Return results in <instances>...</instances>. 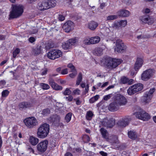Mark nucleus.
<instances>
[{"instance_id": "3c124183", "label": "nucleus", "mask_w": 156, "mask_h": 156, "mask_svg": "<svg viewBox=\"0 0 156 156\" xmlns=\"http://www.w3.org/2000/svg\"><path fill=\"white\" fill-rule=\"evenodd\" d=\"M72 73L69 74V76L71 78H74L77 75V71L73 72Z\"/></svg>"}, {"instance_id": "bf43d9fd", "label": "nucleus", "mask_w": 156, "mask_h": 156, "mask_svg": "<svg viewBox=\"0 0 156 156\" xmlns=\"http://www.w3.org/2000/svg\"><path fill=\"white\" fill-rule=\"evenodd\" d=\"M29 41L31 43H33L35 41V39L34 37H30L29 39Z\"/></svg>"}, {"instance_id": "423d86ee", "label": "nucleus", "mask_w": 156, "mask_h": 156, "mask_svg": "<svg viewBox=\"0 0 156 156\" xmlns=\"http://www.w3.org/2000/svg\"><path fill=\"white\" fill-rule=\"evenodd\" d=\"M143 86L142 84H135L129 87L127 90V93L129 95H132L142 90Z\"/></svg>"}, {"instance_id": "864d4df0", "label": "nucleus", "mask_w": 156, "mask_h": 156, "mask_svg": "<svg viewBox=\"0 0 156 156\" xmlns=\"http://www.w3.org/2000/svg\"><path fill=\"white\" fill-rule=\"evenodd\" d=\"M73 93L74 94L79 95L80 94V90L77 88L73 90Z\"/></svg>"}, {"instance_id": "49530a36", "label": "nucleus", "mask_w": 156, "mask_h": 156, "mask_svg": "<svg viewBox=\"0 0 156 156\" xmlns=\"http://www.w3.org/2000/svg\"><path fill=\"white\" fill-rule=\"evenodd\" d=\"M9 91L7 90H3L2 93V96L3 97H6L9 94Z\"/></svg>"}, {"instance_id": "20e7f679", "label": "nucleus", "mask_w": 156, "mask_h": 156, "mask_svg": "<svg viewBox=\"0 0 156 156\" xmlns=\"http://www.w3.org/2000/svg\"><path fill=\"white\" fill-rule=\"evenodd\" d=\"M49 59L54 60L61 57L62 55V51L57 49H53L50 51L47 54Z\"/></svg>"}, {"instance_id": "680f3d73", "label": "nucleus", "mask_w": 156, "mask_h": 156, "mask_svg": "<svg viewBox=\"0 0 156 156\" xmlns=\"http://www.w3.org/2000/svg\"><path fill=\"white\" fill-rule=\"evenodd\" d=\"M100 154L102 156H107V154L103 151L100 152Z\"/></svg>"}, {"instance_id": "e2e57ef3", "label": "nucleus", "mask_w": 156, "mask_h": 156, "mask_svg": "<svg viewBox=\"0 0 156 156\" xmlns=\"http://www.w3.org/2000/svg\"><path fill=\"white\" fill-rule=\"evenodd\" d=\"M108 84V82H106L105 83L103 84L101 86V87L103 88L107 86Z\"/></svg>"}, {"instance_id": "052dcab7", "label": "nucleus", "mask_w": 156, "mask_h": 156, "mask_svg": "<svg viewBox=\"0 0 156 156\" xmlns=\"http://www.w3.org/2000/svg\"><path fill=\"white\" fill-rule=\"evenodd\" d=\"M6 83V82L5 80H1L0 81V85L2 86H3L5 85Z\"/></svg>"}, {"instance_id": "4be33fe9", "label": "nucleus", "mask_w": 156, "mask_h": 156, "mask_svg": "<svg viewBox=\"0 0 156 156\" xmlns=\"http://www.w3.org/2000/svg\"><path fill=\"white\" fill-rule=\"evenodd\" d=\"M118 16L127 17L130 15V12L126 9H121L118 11L117 13Z\"/></svg>"}, {"instance_id": "69168bd1", "label": "nucleus", "mask_w": 156, "mask_h": 156, "mask_svg": "<svg viewBox=\"0 0 156 156\" xmlns=\"http://www.w3.org/2000/svg\"><path fill=\"white\" fill-rule=\"evenodd\" d=\"M47 71H48V70L47 69H45L42 72V73L41 74V75H46L47 73Z\"/></svg>"}, {"instance_id": "de8ad7c7", "label": "nucleus", "mask_w": 156, "mask_h": 156, "mask_svg": "<svg viewBox=\"0 0 156 156\" xmlns=\"http://www.w3.org/2000/svg\"><path fill=\"white\" fill-rule=\"evenodd\" d=\"M20 52V49L18 48H16L13 51V57L14 58H15Z\"/></svg>"}, {"instance_id": "6e6d98bb", "label": "nucleus", "mask_w": 156, "mask_h": 156, "mask_svg": "<svg viewBox=\"0 0 156 156\" xmlns=\"http://www.w3.org/2000/svg\"><path fill=\"white\" fill-rule=\"evenodd\" d=\"M68 73V69H65L62 70L61 72V74L63 75L66 74Z\"/></svg>"}, {"instance_id": "338daca9", "label": "nucleus", "mask_w": 156, "mask_h": 156, "mask_svg": "<svg viewBox=\"0 0 156 156\" xmlns=\"http://www.w3.org/2000/svg\"><path fill=\"white\" fill-rule=\"evenodd\" d=\"M81 103V102L78 99V100H77V101H76V104L77 105H80Z\"/></svg>"}, {"instance_id": "ea45409f", "label": "nucleus", "mask_w": 156, "mask_h": 156, "mask_svg": "<svg viewBox=\"0 0 156 156\" xmlns=\"http://www.w3.org/2000/svg\"><path fill=\"white\" fill-rule=\"evenodd\" d=\"M40 86L43 90H48L50 88L49 85L47 84L41 83H40Z\"/></svg>"}, {"instance_id": "0e129e2a", "label": "nucleus", "mask_w": 156, "mask_h": 156, "mask_svg": "<svg viewBox=\"0 0 156 156\" xmlns=\"http://www.w3.org/2000/svg\"><path fill=\"white\" fill-rule=\"evenodd\" d=\"M114 87V85H112L111 86H109L108 87H107L105 89L106 90H109V89L113 88Z\"/></svg>"}, {"instance_id": "b1692460", "label": "nucleus", "mask_w": 156, "mask_h": 156, "mask_svg": "<svg viewBox=\"0 0 156 156\" xmlns=\"http://www.w3.org/2000/svg\"><path fill=\"white\" fill-rule=\"evenodd\" d=\"M133 80H129L128 78L124 76L122 77L120 79V83L122 84L128 83L129 84L131 85L133 83Z\"/></svg>"}, {"instance_id": "4c0bfd02", "label": "nucleus", "mask_w": 156, "mask_h": 156, "mask_svg": "<svg viewBox=\"0 0 156 156\" xmlns=\"http://www.w3.org/2000/svg\"><path fill=\"white\" fill-rule=\"evenodd\" d=\"M72 115V113H69L66 114L65 117V120L67 123H68L70 121Z\"/></svg>"}, {"instance_id": "5701e85b", "label": "nucleus", "mask_w": 156, "mask_h": 156, "mask_svg": "<svg viewBox=\"0 0 156 156\" xmlns=\"http://www.w3.org/2000/svg\"><path fill=\"white\" fill-rule=\"evenodd\" d=\"M143 62V59L140 58H138L134 66V69L136 71L142 66Z\"/></svg>"}, {"instance_id": "412c9836", "label": "nucleus", "mask_w": 156, "mask_h": 156, "mask_svg": "<svg viewBox=\"0 0 156 156\" xmlns=\"http://www.w3.org/2000/svg\"><path fill=\"white\" fill-rule=\"evenodd\" d=\"M130 120V119L126 118L124 119H122L121 120L119 121L117 124L119 126L122 127H125L126 126L128 125Z\"/></svg>"}, {"instance_id": "f257e3e1", "label": "nucleus", "mask_w": 156, "mask_h": 156, "mask_svg": "<svg viewBox=\"0 0 156 156\" xmlns=\"http://www.w3.org/2000/svg\"><path fill=\"white\" fill-rule=\"evenodd\" d=\"M50 130L49 124L44 123L41 125L37 129V134L39 138H44L46 137L48 134Z\"/></svg>"}, {"instance_id": "c756f323", "label": "nucleus", "mask_w": 156, "mask_h": 156, "mask_svg": "<svg viewBox=\"0 0 156 156\" xmlns=\"http://www.w3.org/2000/svg\"><path fill=\"white\" fill-rule=\"evenodd\" d=\"M38 139L33 136H30V142L33 145H35L38 142Z\"/></svg>"}, {"instance_id": "39448f33", "label": "nucleus", "mask_w": 156, "mask_h": 156, "mask_svg": "<svg viewBox=\"0 0 156 156\" xmlns=\"http://www.w3.org/2000/svg\"><path fill=\"white\" fill-rule=\"evenodd\" d=\"M134 115L136 118L144 121H147L150 118V115L142 109L135 112Z\"/></svg>"}, {"instance_id": "09e8293b", "label": "nucleus", "mask_w": 156, "mask_h": 156, "mask_svg": "<svg viewBox=\"0 0 156 156\" xmlns=\"http://www.w3.org/2000/svg\"><path fill=\"white\" fill-rule=\"evenodd\" d=\"M71 91L69 89L67 88L63 92V94L64 95H69L71 94Z\"/></svg>"}, {"instance_id": "a19ab883", "label": "nucleus", "mask_w": 156, "mask_h": 156, "mask_svg": "<svg viewBox=\"0 0 156 156\" xmlns=\"http://www.w3.org/2000/svg\"><path fill=\"white\" fill-rule=\"evenodd\" d=\"M118 22L121 28L125 27L127 24V21L126 20H121Z\"/></svg>"}, {"instance_id": "a878e982", "label": "nucleus", "mask_w": 156, "mask_h": 156, "mask_svg": "<svg viewBox=\"0 0 156 156\" xmlns=\"http://www.w3.org/2000/svg\"><path fill=\"white\" fill-rule=\"evenodd\" d=\"M129 138L132 140H135L137 137L136 133L133 130H130L128 133Z\"/></svg>"}, {"instance_id": "79ce46f5", "label": "nucleus", "mask_w": 156, "mask_h": 156, "mask_svg": "<svg viewBox=\"0 0 156 156\" xmlns=\"http://www.w3.org/2000/svg\"><path fill=\"white\" fill-rule=\"evenodd\" d=\"M99 95H98L93 97L90 99V102L91 103H94L95 101L98 100L99 98Z\"/></svg>"}, {"instance_id": "c03bdc74", "label": "nucleus", "mask_w": 156, "mask_h": 156, "mask_svg": "<svg viewBox=\"0 0 156 156\" xmlns=\"http://www.w3.org/2000/svg\"><path fill=\"white\" fill-rule=\"evenodd\" d=\"M83 43L87 45L92 44V42L91 41V38H86L83 41Z\"/></svg>"}, {"instance_id": "a211bd4d", "label": "nucleus", "mask_w": 156, "mask_h": 156, "mask_svg": "<svg viewBox=\"0 0 156 156\" xmlns=\"http://www.w3.org/2000/svg\"><path fill=\"white\" fill-rule=\"evenodd\" d=\"M106 140L113 145H114L119 143L118 137L115 135H112L108 136L106 139Z\"/></svg>"}, {"instance_id": "0eeeda50", "label": "nucleus", "mask_w": 156, "mask_h": 156, "mask_svg": "<svg viewBox=\"0 0 156 156\" xmlns=\"http://www.w3.org/2000/svg\"><path fill=\"white\" fill-rule=\"evenodd\" d=\"M155 90V88H152L149 91L146 92L142 97V101L145 104H147L150 102L153 96L152 94Z\"/></svg>"}, {"instance_id": "2eb2a0df", "label": "nucleus", "mask_w": 156, "mask_h": 156, "mask_svg": "<svg viewBox=\"0 0 156 156\" xmlns=\"http://www.w3.org/2000/svg\"><path fill=\"white\" fill-rule=\"evenodd\" d=\"M48 3L47 0L39 2L37 5L38 9L41 11L48 9Z\"/></svg>"}, {"instance_id": "774afa93", "label": "nucleus", "mask_w": 156, "mask_h": 156, "mask_svg": "<svg viewBox=\"0 0 156 156\" xmlns=\"http://www.w3.org/2000/svg\"><path fill=\"white\" fill-rule=\"evenodd\" d=\"M65 156H72V154L70 152H67L65 154Z\"/></svg>"}, {"instance_id": "f8f14e48", "label": "nucleus", "mask_w": 156, "mask_h": 156, "mask_svg": "<svg viewBox=\"0 0 156 156\" xmlns=\"http://www.w3.org/2000/svg\"><path fill=\"white\" fill-rule=\"evenodd\" d=\"M48 143V141L47 140L41 142L37 145V150L41 152H45L47 149Z\"/></svg>"}, {"instance_id": "5fc2aeb1", "label": "nucleus", "mask_w": 156, "mask_h": 156, "mask_svg": "<svg viewBox=\"0 0 156 156\" xmlns=\"http://www.w3.org/2000/svg\"><path fill=\"white\" fill-rule=\"evenodd\" d=\"M58 19L61 21H62L65 19V17L64 16L61 15H59L58 16Z\"/></svg>"}, {"instance_id": "f704fd0d", "label": "nucleus", "mask_w": 156, "mask_h": 156, "mask_svg": "<svg viewBox=\"0 0 156 156\" xmlns=\"http://www.w3.org/2000/svg\"><path fill=\"white\" fill-rule=\"evenodd\" d=\"M62 48L65 50L69 49L71 48L70 45L69 44L68 41L66 43H62Z\"/></svg>"}, {"instance_id": "7ed1b4c3", "label": "nucleus", "mask_w": 156, "mask_h": 156, "mask_svg": "<svg viewBox=\"0 0 156 156\" xmlns=\"http://www.w3.org/2000/svg\"><path fill=\"white\" fill-rule=\"evenodd\" d=\"M122 62V60L121 59L107 58L105 60V64L108 67L115 68L121 64Z\"/></svg>"}, {"instance_id": "bb28decb", "label": "nucleus", "mask_w": 156, "mask_h": 156, "mask_svg": "<svg viewBox=\"0 0 156 156\" xmlns=\"http://www.w3.org/2000/svg\"><path fill=\"white\" fill-rule=\"evenodd\" d=\"M48 3V9L55 7L56 5L55 0H47Z\"/></svg>"}, {"instance_id": "6e6552de", "label": "nucleus", "mask_w": 156, "mask_h": 156, "mask_svg": "<svg viewBox=\"0 0 156 156\" xmlns=\"http://www.w3.org/2000/svg\"><path fill=\"white\" fill-rule=\"evenodd\" d=\"M101 122L102 125L107 128H112L115 124V119L111 118L108 119L107 118L103 119Z\"/></svg>"}, {"instance_id": "7c9ffc66", "label": "nucleus", "mask_w": 156, "mask_h": 156, "mask_svg": "<svg viewBox=\"0 0 156 156\" xmlns=\"http://www.w3.org/2000/svg\"><path fill=\"white\" fill-rule=\"evenodd\" d=\"M100 131L103 137L106 140L108 137L107 131L104 128H101Z\"/></svg>"}, {"instance_id": "ddd939ff", "label": "nucleus", "mask_w": 156, "mask_h": 156, "mask_svg": "<svg viewBox=\"0 0 156 156\" xmlns=\"http://www.w3.org/2000/svg\"><path fill=\"white\" fill-rule=\"evenodd\" d=\"M115 101L119 106L125 105L127 102L126 98L122 95L119 94L116 96Z\"/></svg>"}, {"instance_id": "72a5a7b5", "label": "nucleus", "mask_w": 156, "mask_h": 156, "mask_svg": "<svg viewBox=\"0 0 156 156\" xmlns=\"http://www.w3.org/2000/svg\"><path fill=\"white\" fill-rule=\"evenodd\" d=\"M67 41L71 47L72 46L74 45L76 42V40L75 38L69 39Z\"/></svg>"}, {"instance_id": "2f4dec72", "label": "nucleus", "mask_w": 156, "mask_h": 156, "mask_svg": "<svg viewBox=\"0 0 156 156\" xmlns=\"http://www.w3.org/2000/svg\"><path fill=\"white\" fill-rule=\"evenodd\" d=\"M100 38L98 36H95L91 38V41L92 44H95L98 43L100 41Z\"/></svg>"}, {"instance_id": "e433bc0d", "label": "nucleus", "mask_w": 156, "mask_h": 156, "mask_svg": "<svg viewBox=\"0 0 156 156\" xmlns=\"http://www.w3.org/2000/svg\"><path fill=\"white\" fill-rule=\"evenodd\" d=\"M41 46H38L34 50V53L35 55H37L40 53L41 51Z\"/></svg>"}, {"instance_id": "c9c22d12", "label": "nucleus", "mask_w": 156, "mask_h": 156, "mask_svg": "<svg viewBox=\"0 0 156 156\" xmlns=\"http://www.w3.org/2000/svg\"><path fill=\"white\" fill-rule=\"evenodd\" d=\"M117 18V15H112L107 16L106 17V20L108 21H111L116 19Z\"/></svg>"}, {"instance_id": "1a4fd4ad", "label": "nucleus", "mask_w": 156, "mask_h": 156, "mask_svg": "<svg viewBox=\"0 0 156 156\" xmlns=\"http://www.w3.org/2000/svg\"><path fill=\"white\" fill-rule=\"evenodd\" d=\"M154 70L152 69H149L144 71L141 75V78L142 80H147L153 75Z\"/></svg>"}, {"instance_id": "6ab92c4d", "label": "nucleus", "mask_w": 156, "mask_h": 156, "mask_svg": "<svg viewBox=\"0 0 156 156\" xmlns=\"http://www.w3.org/2000/svg\"><path fill=\"white\" fill-rule=\"evenodd\" d=\"M19 106L20 110L26 109L32 107L31 103L28 101H24L19 104Z\"/></svg>"}, {"instance_id": "cd10ccee", "label": "nucleus", "mask_w": 156, "mask_h": 156, "mask_svg": "<svg viewBox=\"0 0 156 156\" xmlns=\"http://www.w3.org/2000/svg\"><path fill=\"white\" fill-rule=\"evenodd\" d=\"M52 121L55 123H58L59 122L60 117L57 115H55L52 116L51 117Z\"/></svg>"}, {"instance_id": "a18cd8bd", "label": "nucleus", "mask_w": 156, "mask_h": 156, "mask_svg": "<svg viewBox=\"0 0 156 156\" xmlns=\"http://www.w3.org/2000/svg\"><path fill=\"white\" fill-rule=\"evenodd\" d=\"M50 110L48 108L45 109L42 111V114L44 115H47L50 113Z\"/></svg>"}, {"instance_id": "393cba45", "label": "nucleus", "mask_w": 156, "mask_h": 156, "mask_svg": "<svg viewBox=\"0 0 156 156\" xmlns=\"http://www.w3.org/2000/svg\"><path fill=\"white\" fill-rule=\"evenodd\" d=\"M98 26V24L94 21H91L88 24V27L90 30H94Z\"/></svg>"}, {"instance_id": "603ef678", "label": "nucleus", "mask_w": 156, "mask_h": 156, "mask_svg": "<svg viewBox=\"0 0 156 156\" xmlns=\"http://www.w3.org/2000/svg\"><path fill=\"white\" fill-rule=\"evenodd\" d=\"M66 101H71L73 99V97L72 95H69L68 97L65 98Z\"/></svg>"}, {"instance_id": "8fccbe9b", "label": "nucleus", "mask_w": 156, "mask_h": 156, "mask_svg": "<svg viewBox=\"0 0 156 156\" xmlns=\"http://www.w3.org/2000/svg\"><path fill=\"white\" fill-rule=\"evenodd\" d=\"M136 38L138 40L145 38L146 37L143 34H141L139 35L136 34Z\"/></svg>"}, {"instance_id": "c85d7f7f", "label": "nucleus", "mask_w": 156, "mask_h": 156, "mask_svg": "<svg viewBox=\"0 0 156 156\" xmlns=\"http://www.w3.org/2000/svg\"><path fill=\"white\" fill-rule=\"evenodd\" d=\"M103 49L101 48H97L94 51V54L95 55L100 56L103 54Z\"/></svg>"}, {"instance_id": "f3484780", "label": "nucleus", "mask_w": 156, "mask_h": 156, "mask_svg": "<svg viewBox=\"0 0 156 156\" xmlns=\"http://www.w3.org/2000/svg\"><path fill=\"white\" fill-rule=\"evenodd\" d=\"M48 81L49 84L53 89L56 90H61L62 89V87L55 83L52 78H50Z\"/></svg>"}, {"instance_id": "f03ea898", "label": "nucleus", "mask_w": 156, "mask_h": 156, "mask_svg": "<svg viewBox=\"0 0 156 156\" xmlns=\"http://www.w3.org/2000/svg\"><path fill=\"white\" fill-rule=\"evenodd\" d=\"M23 12V9L20 5H15L13 6V9L11 11L9 17L11 18H16L21 16Z\"/></svg>"}, {"instance_id": "4d7b16f0", "label": "nucleus", "mask_w": 156, "mask_h": 156, "mask_svg": "<svg viewBox=\"0 0 156 156\" xmlns=\"http://www.w3.org/2000/svg\"><path fill=\"white\" fill-rule=\"evenodd\" d=\"M83 139L84 140H86L87 141H90L89 137L87 135H85L83 137Z\"/></svg>"}, {"instance_id": "aec40b11", "label": "nucleus", "mask_w": 156, "mask_h": 156, "mask_svg": "<svg viewBox=\"0 0 156 156\" xmlns=\"http://www.w3.org/2000/svg\"><path fill=\"white\" fill-rule=\"evenodd\" d=\"M119 105L115 101L109 105L108 109L110 111L115 112L119 109Z\"/></svg>"}, {"instance_id": "9b49d317", "label": "nucleus", "mask_w": 156, "mask_h": 156, "mask_svg": "<svg viewBox=\"0 0 156 156\" xmlns=\"http://www.w3.org/2000/svg\"><path fill=\"white\" fill-rule=\"evenodd\" d=\"M24 122L26 126L29 128L34 127L37 123L36 119L33 117L26 118L24 120Z\"/></svg>"}, {"instance_id": "13d9d810", "label": "nucleus", "mask_w": 156, "mask_h": 156, "mask_svg": "<svg viewBox=\"0 0 156 156\" xmlns=\"http://www.w3.org/2000/svg\"><path fill=\"white\" fill-rule=\"evenodd\" d=\"M111 95L110 94L107 95L105 96L104 98V99L105 100L107 101L109 99L111 98Z\"/></svg>"}, {"instance_id": "37998d69", "label": "nucleus", "mask_w": 156, "mask_h": 156, "mask_svg": "<svg viewBox=\"0 0 156 156\" xmlns=\"http://www.w3.org/2000/svg\"><path fill=\"white\" fill-rule=\"evenodd\" d=\"M119 24L118 21H117L114 23L112 24V27L114 29H118L120 28H121Z\"/></svg>"}, {"instance_id": "9d476101", "label": "nucleus", "mask_w": 156, "mask_h": 156, "mask_svg": "<svg viewBox=\"0 0 156 156\" xmlns=\"http://www.w3.org/2000/svg\"><path fill=\"white\" fill-rule=\"evenodd\" d=\"M116 47L115 48V51L118 53L123 52L126 48V46L124 45L122 41L120 39L116 40Z\"/></svg>"}, {"instance_id": "dca6fc26", "label": "nucleus", "mask_w": 156, "mask_h": 156, "mask_svg": "<svg viewBox=\"0 0 156 156\" xmlns=\"http://www.w3.org/2000/svg\"><path fill=\"white\" fill-rule=\"evenodd\" d=\"M140 20L142 22L145 23H147L148 24H151L154 23V20L150 16L148 15H145L141 16Z\"/></svg>"}, {"instance_id": "4468645a", "label": "nucleus", "mask_w": 156, "mask_h": 156, "mask_svg": "<svg viewBox=\"0 0 156 156\" xmlns=\"http://www.w3.org/2000/svg\"><path fill=\"white\" fill-rule=\"evenodd\" d=\"M73 28V23L71 21L66 22L63 26V28L66 32L68 33Z\"/></svg>"}, {"instance_id": "58836bf2", "label": "nucleus", "mask_w": 156, "mask_h": 156, "mask_svg": "<svg viewBox=\"0 0 156 156\" xmlns=\"http://www.w3.org/2000/svg\"><path fill=\"white\" fill-rule=\"evenodd\" d=\"M93 115V113L91 111H88L87 112V114L86 115V118L87 120H90L92 118V117Z\"/></svg>"}, {"instance_id": "473e14b6", "label": "nucleus", "mask_w": 156, "mask_h": 156, "mask_svg": "<svg viewBox=\"0 0 156 156\" xmlns=\"http://www.w3.org/2000/svg\"><path fill=\"white\" fill-rule=\"evenodd\" d=\"M82 80V73H80L78 74L76 80V85H79Z\"/></svg>"}]
</instances>
